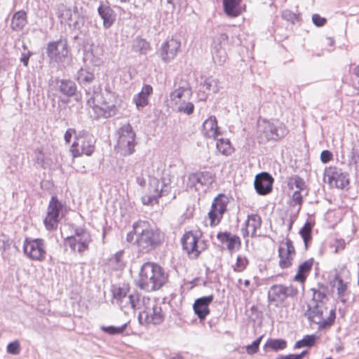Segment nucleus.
I'll use <instances>...</instances> for the list:
<instances>
[{"label":"nucleus","mask_w":359,"mask_h":359,"mask_svg":"<svg viewBox=\"0 0 359 359\" xmlns=\"http://www.w3.org/2000/svg\"><path fill=\"white\" fill-rule=\"evenodd\" d=\"M112 304L117 305L126 314L140 311L138 320L142 325H159L164 320L161 306L149 297L137 292H130L128 285L111 286Z\"/></svg>","instance_id":"obj_1"},{"label":"nucleus","mask_w":359,"mask_h":359,"mask_svg":"<svg viewBox=\"0 0 359 359\" xmlns=\"http://www.w3.org/2000/svg\"><path fill=\"white\" fill-rule=\"evenodd\" d=\"M136 234L135 243L142 252H149L164 241V234L159 229H153L147 222L138 221L133 225Z\"/></svg>","instance_id":"obj_2"},{"label":"nucleus","mask_w":359,"mask_h":359,"mask_svg":"<svg viewBox=\"0 0 359 359\" xmlns=\"http://www.w3.org/2000/svg\"><path fill=\"white\" fill-rule=\"evenodd\" d=\"M167 278V274L159 265L154 262H146L140 269L138 286L148 292L154 291L160 289Z\"/></svg>","instance_id":"obj_3"},{"label":"nucleus","mask_w":359,"mask_h":359,"mask_svg":"<svg viewBox=\"0 0 359 359\" xmlns=\"http://www.w3.org/2000/svg\"><path fill=\"white\" fill-rule=\"evenodd\" d=\"M305 316L309 321L317 324L319 330H323L334 324L336 318L335 309H329L327 304L309 302Z\"/></svg>","instance_id":"obj_4"},{"label":"nucleus","mask_w":359,"mask_h":359,"mask_svg":"<svg viewBox=\"0 0 359 359\" xmlns=\"http://www.w3.org/2000/svg\"><path fill=\"white\" fill-rule=\"evenodd\" d=\"M287 127L278 120L259 121L257 126V137L259 142L278 141L287 134Z\"/></svg>","instance_id":"obj_5"},{"label":"nucleus","mask_w":359,"mask_h":359,"mask_svg":"<svg viewBox=\"0 0 359 359\" xmlns=\"http://www.w3.org/2000/svg\"><path fill=\"white\" fill-rule=\"evenodd\" d=\"M95 139L92 134L86 130H81L76 135V140L72 144L70 151L73 157L83 154L90 156L95 151Z\"/></svg>","instance_id":"obj_6"},{"label":"nucleus","mask_w":359,"mask_h":359,"mask_svg":"<svg viewBox=\"0 0 359 359\" xmlns=\"http://www.w3.org/2000/svg\"><path fill=\"white\" fill-rule=\"evenodd\" d=\"M171 187L164 180L160 181L156 177L149 179L148 192L142 197V201L144 205H154L158 203V198L168 195Z\"/></svg>","instance_id":"obj_7"},{"label":"nucleus","mask_w":359,"mask_h":359,"mask_svg":"<svg viewBox=\"0 0 359 359\" xmlns=\"http://www.w3.org/2000/svg\"><path fill=\"white\" fill-rule=\"evenodd\" d=\"M23 252L28 259L43 262L47 254L46 243L42 238H26L23 242Z\"/></svg>","instance_id":"obj_8"},{"label":"nucleus","mask_w":359,"mask_h":359,"mask_svg":"<svg viewBox=\"0 0 359 359\" xmlns=\"http://www.w3.org/2000/svg\"><path fill=\"white\" fill-rule=\"evenodd\" d=\"M182 243L183 249L191 259L197 258L206 248V244L201 239L200 234L197 232L186 233L182 238Z\"/></svg>","instance_id":"obj_9"},{"label":"nucleus","mask_w":359,"mask_h":359,"mask_svg":"<svg viewBox=\"0 0 359 359\" xmlns=\"http://www.w3.org/2000/svg\"><path fill=\"white\" fill-rule=\"evenodd\" d=\"M135 133L129 123L123 125L118 130V147L123 155H130L135 151Z\"/></svg>","instance_id":"obj_10"},{"label":"nucleus","mask_w":359,"mask_h":359,"mask_svg":"<svg viewBox=\"0 0 359 359\" xmlns=\"http://www.w3.org/2000/svg\"><path fill=\"white\" fill-rule=\"evenodd\" d=\"M324 180L331 187L345 189L348 186V174L336 166H330L325 169Z\"/></svg>","instance_id":"obj_11"},{"label":"nucleus","mask_w":359,"mask_h":359,"mask_svg":"<svg viewBox=\"0 0 359 359\" xmlns=\"http://www.w3.org/2000/svg\"><path fill=\"white\" fill-rule=\"evenodd\" d=\"M90 242V233L82 229H76L74 235L65 238V244L69 246L72 251L78 252L80 254L88 249Z\"/></svg>","instance_id":"obj_12"},{"label":"nucleus","mask_w":359,"mask_h":359,"mask_svg":"<svg viewBox=\"0 0 359 359\" xmlns=\"http://www.w3.org/2000/svg\"><path fill=\"white\" fill-rule=\"evenodd\" d=\"M297 293V289L292 285H273L269 290L268 299L269 302L278 305L284 302L287 298L295 297Z\"/></svg>","instance_id":"obj_13"},{"label":"nucleus","mask_w":359,"mask_h":359,"mask_svg":"<svg viewBox=\"0 0 359 359\" xmlns=\"http://www.w3.org/2000/svg\"><path fill=\"white\" fill-rule=\"evenodd\" d=\"M111 97H106V99L109 101L108 102L109 106L95 99H87V104L92 109V111H90L91 116L95 118H107L114 116L116 113L117 108L114 107V105H112L111 100H110Z\"/></svg>","instance_id":"obj_14"},{"label":"nucleus","mask_w":359,"mask_h":359,"mask_svg":"<svg viewBox=\"0 0 359 359\" xmlns=\"http://www.w3.org/2000/svg\"><path fill=\"white\" fill-rule=\"evenodd\" d=\"M62 203L55 196H52L47 209L46 216L43 220L46 228L50 231L56 229L61 218Z\"/></svg>","instance_id":"obj_15"},{"label":"nucleus","mask_w":359,"mask_h":359,"mask_svg":"<svg viewBox=\"0 0 359 359\" xmlns=\"http://www.w3.org/2000/svg\"><path fill=\"white\" fill-rule=\"evenodd\" d=\"M229 36L226 34L222 33L217 36L212 41L211 53L214 62L222 65L227 60L226 46L228 43Z\"/></svg>","instance_id":"obj_16"},{"label":"nucleus","mask_w":359,"mask_h":359,"mask_svg":"<svg viewBox=\"0 0 359 359\" xmlns=\"http://www.w3.org/2000/svg\"><path fill=\"white\" fill-rule=\"evenodd\" d=\"M48 57L57 63H62L66 61L69 54L67 44L62 40L50 42L46 48Z\"/></svg>","instance_id":"obj_17"},{"label":"nucleus","mask_w":359,"mask_h":359,"mask_svg":"<svg viewBox=\"0 0 359 359\" xmlns=\"http://www.w3.org/2000/svg\"><path fill=\"white\" fill-rule=\"evenodd\" d=\"M229 203V198L224 194H219L216 197L212 204L211 210L208 212V217L210 220L211 226H216L223 217L226 210V206Z\"/></svg>","instance_id":"obj_18"},{"label":"nucleus","mask_w":359,"mask_h":359,"mask_svg":"<svg viewBox=\"0 0 359 359\" xmlns=\"http://www.w3.org/2000/svg\"><path fill=\"white\" fill-rule=\"evenodd\" d=\"M296 255L292 241L286 238L285 241L280 243L278 248L279 266L287 269L292 265Z\"/></svg>","instance_id":"obj_19"},{"label":"nucleus","mask_w":359,"mask_h":359,"mask_svg":"<svg viewBox=\"0 0 359 359\" xmlns=\"http://www.w3.org/2000/svg\"><path fill=\"white\" fill-rule=\"evenodd\" d=\"M214 181L215 176L210 172H192L188 175L187 186L190 188H195L197 190L201 187H208Z\"/></svg>","instance_id":"obj_20"},{"label":"nucleus","mask_w":359,"mask_h":359,"mask_svg":"<svg viewBox=\"0 0 359 359\" xmlns=\"http://www.w3.org/2000/svg\"><path fill=\"white\" fill-rule=\"evenodd\" d=\"M191 89L188 86H180L170 93V98L167 100L168 105L174 109L180 104L191 99Z\"/></svg>","instance_id":"obj_21"},{"label":"nucleus","mask_w":359,"mask_h":359,"mask_svg":"<svg viewBox=\"0 0 359 359\" xmlns=\"http://www.w3.org/2000/svg\"><path fill=\"white\" fill-rule=\"evenodd\" d=\"M181 42L180 40L171 38L163 43L161 48V57L166 62L172 60L177 55Z\"/></svg>","instance_id":"obj_22"},{"label":"nucleus","mask_w":359,"mask_h":359,"mask_svg":"<svg viewBox=\"0 0 359 359\" xmlns=\"http://www.w3.org/2000/svg\"><path fill=\"white\" fill-rule=\"evenodd\" d=\"M273 177L267 172H262L255 177V188L260 195H266L272 190Z\"/></svg>","instance_id":"obj_23"},{"label":"nucleus","mask_w":359,"mask_h":359,"mask_svg":"<svg viewBox=\"0 0 359 359\" xmlns=\"http://www.w3.org/2000/svg\"><path fill=\"white\" fill-rule=\"evenodd\" d=\"M213 298V295H209L198 298L195 301L193 308L195 313L201 320L205 319L209 314V305L212 302Z\"/></svg>","instance_id":"obj_24"},{"label":"nucleus","mask_w":359,"mask_h":359,"mask_svg":"<svg viewBox=\"0 0 359 359\" xmlns=\"http://www.w3.org/2000/svg\"><path fill=\"white\" fill-rule=\"evenodd\" d=\"M86 92V95L88 96L87 99H95L97 101H101V102L104 103V104H107L109 106V104L108 102H109L106 99L107 97H111L110 100H111L112 105H114V107H116L117 104V97L115 95V93L109 91L105 90V92L102 94H100L99 93V88H93V90L91 91L90 88H86L85 89Z\"/></svg>","instance_id":"obj_25"},{"label":"nucleus","mask_w":359,"mask_h":359,"mask_svg":"<svg viewBox=\"0 0 359 359\" xmlns=\"http://www.w3.org/2000/svg\"><path fill=\"white\" fill-rule=\"evenodd\" d=\"M262 219L258 215L252 214L248 215V219L245 223V227L242 228L241 231L244 237L255 236L257 234V230L261 227Z\"/></svg>","instance_id":"obj_26"},{"label":"nucleus","mask_w":359,"mask_h":359,"mask_svg":"<svg viewBox=\"0 0 359 359\" xmlns=\"http://www.w3.org/2000/svg\"><path fill=\"white\" fill-rule=\"evenodd\" d=\"M203 134L206 137L217 140L218 136L220 135V131L215 116H211L204 121L203 124Z\"/></svg>","instance_id":"obj_27"},{"label":"nucleus","mask_w":359,"mask_h":359,"mask_svg":"<svg viewBox=\"0 0 359 359\" xmlns=\"http://www.w3.org/2000/svg\"><path fill=\"white\" fill-rule=\"evenodd\" d=\"M98 13L103 20V26L109 28L115 21L116 17L113 10L108 6L100 5L98 8Z\"/></svg>","instance_id":"obj_28"},{"label":"nucleus","mask_w":359,"mask_h":359,"mask_svg":"<svg viewBox=\"0 0 359 359\" xmlns=\"http://www.w3.org/2000/svg\"><path fill=\"white\" fill-rule=\"evenodd\" d=\"M241 0H223L224 13L231 18L238 16L242 13L240 6Z\"/></svg>","instance_id":"obj_29"},{"label":"nucleus","mask_w":359,"mask_h":359,"mask_svg":"<svg viewBox=\"0 0 359 359\" xmlns=\"http://www.w3.org/2000/svg\"><path fill=\"white\" fill-rule=\"evenodd\" d=\"M77 7L72 8H68L64 4H60L57 7L56 15L59 18L61 24H68L72 20L74 13L76 12Z\"/></svg>","instance_id":"obj_30"},{"label":"nucleus","mask_w":359,"mask_h":359,"mask_svg":"<svg viewBox=\"0 0 359 359\" xmlns=\"http://www.w3.org/2000/svg\"><path fill=\"white\" fill-rule=\"evenodd\" d=\"M153 89L151 86L145 85L141 92L134 96L133 101L137 109L144 107L148 104V97L151 94Z\"/></svg>","instance_id":"obj_31"},{"label":"nucleus","mask_w":359,"mask_h":359,"mask_svg":"<svg viewBox=\"0 0 359 359\" xmlns=\"http://www.w3.org/2000/svg\"><path fill=\"white\" fill-rule=\"evenodd\" d=\"M313 266V259H310L299 264L297 274L294 277V280L302 284L306 280V276Z\"/></svg>","instance_id":"obj_32"},{"label":"nucleus","mask_w":359,"mask_h":359,"mask_svg":"<svg viewBox=\"0 0 359 359\" xmlns=\"http://www.w3.org/2000/svg\"><path fill=\"white\" fill-rule=\"evenodd\" d=\"M58 90L65 95L72 96L76 90L75 83L70 80H58L56 82Z\"/></svg>","instance_id":"obj_33"},{"label":"nucleus","mask_w":359,"mask_h":359,"mask_svg":"<svg viewBox=\"0 0 359 359\" xmlns=\"http://www.w3.org/2000/svg\"><path fill=\"white\" fill-rule=\"evenodd\" d=\"M27 24V14L24 11H19L16 12L11 20V28L15 31H20Z\"/></svg>","instance_id":"obj_34"},{"label":"nucleus","mask_w":359,"mask_h":359,"mask_svg":"<svg viewBox=\"0 0 359 359\" xmlns=\"http://www.w3.org/2000/svg\"><path fill=\"white\" fill-rule=\"evenodd\" d=\"M95 79V76L93 72L89 68H81L77 73V81L79 83L84 86H88L92 83Z\"/></svg>","instance_id":"obj_35"},{"label":"nucleus","mask_w":359,"mask_h":359,"mask_svg":"<svg viewBox=\"0 0 359 359\" xmlns=\"http://www.w3.org/2000/svg\"><path fill=\"white\" fill-rule=\"evenodd\" d=\"M107 264L114 270L122 269L125 266L123 251L120 250L109 258Z\"/></svg>","instance_id":"obj_36"},{"label":"nucleus","mask_w":359,"mask_h":359,"mask_svg":"<svg viewBox=\"0 0 359 359\" xmlns=\"http://www.w3.org/2000/svg\"><path fill=\"white\" fill-rule=\"evenodd\" d=\"M217 140L216 147L219 152L224 156H229L233 153V147L229 139L217 138Z\"/></svg>","instance_id":"obj_37"},{"label":"nucleus","mask_w":359,"mask_h":359,"mask_svg":"<svg viewBox=\"0 0 359 359\" xmlns=\"http://www.w3.org/2000/svg\"><path fill=\"white\" fill-rule=\"evenodd\" d=\"M335 281L337 283L336 287L338 298L344 304L346 302V296L348 294L347 283H345L339 276L335 277Z\"/></svg>","instance_id":"obj_38"},{"label":"nucleus","mask_w":359,"mask_h":359,"mask_svg":"<svg viewBox=\"0 0 359 359\" xmlns=\"http://www.w3.org/2000/svg\"><path fill=\"white\" fill-rule=\"evenodd\" d=\"M313 297L310 302H315L317 304H327L328 298L326 294V288L312 289Z\"/></svg>","instance_id":"obj_39"},{"label":"nucleus","mask_w":359,"mask_h":359,"mask_svg":"<svg viewBox=\"0 0 359 359\" xmlns=\"http://www.w3.org/2000/svg\"><path fill=\"white\" fill-rule=\"evenodd\" d=\"M149 48V43L144 39L136 38L133 41L132 49L136 53L145 55Z\"/></svg>","instance_id":"obj_40"},{"label":"nucleus","mask_w":359,"mask_h":359,"mask_svg":"<svg viewBox=\"0 0 359 359\" xmlns=\"http://www.w3.org/2000/svg\"><path fill=\"white\" fill-rule=\"evenodd\" d=\"M85 23V18L79 12L78 8L72 17V20L68 24L70 29L79 30L81 29Z\"/></svg>","instance_id":"obj_41"},{"label":"nucleus","mask_w":359,"mask_h":359,"mask_svg":"<svg viewBox=\"0 0 359 359\" xmlns=\"http://www.w3.org/2000/svg\"><path fill=\"white\" fill-rule=\"evenodd\" d=\"M287 186L289 189L292 190L294 188L297 189V190H304L306 189L304 180L298 175L291 176L288 179Z\"/></svg>","instance_id":"obj_42"},{"label":"nucleus","mask_w":359,"mask_h":359,"mask_svg":"<svg viewBox=\"0 0 359 359\" xmlns=\"http://www.w3.org/2000/svg\"><path fill=\"white\" fill-rule=\"evenodd\" d=\"M287 346V342L284 339H270L266 344L265 347L270 348L273 351L283 350Z\"/></svg>","instance_id":"obj_43"},{"label":"nucleus","mask_w":359,"mask_h":359,"mask_svg":"<svg viewBox=\"0 0 359 359\" xmlns=\"http://www.w3.org/2000/svg\"><path fill=\"white\" fill-rule=\"evenodd\" d=\"M312 225L309 222H306L300 229L299 233L304 240L306 249L308 248L309 243L311 240Z\"/></svg>","instance_id":"obj_44"},{"label":"nucleus","mask_w":359,"mask_h":359,"mask_svg":"<svg viewBox=\"0 0 359 359\" xmlns=\"http://www.w3.org/2000/svg\"><path fill=\"white\" fill-rule=\"evenodd\" d=\"M316 341V337L314 335H306L302 339L299 340L294 345V348H300L302 347L312 346Z\"/></svg>","instance_id":"obj_45"},{"label":"nucleus","mask_w":359,"mask_h":359,"mask_svg":"<svg viewBox=\"0 0 359 359\" xmlns=\"http://www.w3.org/2000/svg\"><path fill=\"white\" fill-rule=\"evenodd\" d=\"M173 109L177 111L178 112H182L187 115H190L194 112V105L192 102L188 100L185 101L182 104H180Z\"/></svg>","instance_id":"obj_46"},{"label":"nucleus","mask_w":359,"mask_h":359,"mask_svg":"<svg viewBox=\"0 0 359 359\" xmlns=\"http://www.w3.org/2000/svg\"><path fill=\"white\" fill-rule=\"evenodd\" d=\"M173 109L177 111L178 112H182L187 115H190L194 112V105L192 102L188 100L185 101L182 104H180Z\"/></svg>","instance_id":"obj_47"},{"label":"nucleus","mask_w":359,"mask_h":359,"mask_svg":"<svg viewBox=\"0 0 359 359\" xmlns=\"http://www.w3.org/2000/svg\"><path fill=\"white\" fill-rule=\"evenodd\" d=\"M13 60L8 56H0V76L8 72L11 66Z\"/></svg>","instance_id":"obj_48"},{"label":"nucleus","mask_w":359,"mask_h":359,"mask_svg":"<svg viewBox=\"0 0 359 359\" xmlns=\"http://www.w3.org/2000/svg\"><path fill=\"white\" fill-rule=\"evenodd\" d=\"M217 83L218 82L217 79L212 77H208L205 78V79L203 81V86L205 88V90L217 93L219 90V86L217 85Z\"/></svg>","instance_id":"obj_49"},{"label":"nucleus","mask_w":359,"mask_h":359,"mask_svg":"<svg viewBox=\"0 0 359 359\" xmlns=\"http://www.w3.org/2000/svg\"><path fill=\"white\" fill-rule=\"evenodd\" d=\"M248 264V259L241 255H238L236 259V263L233 266V270L236 272H242L245 269Z\"/></svg>","instance_id":"obj_50"},{"label":"nucleus","mask_w":359,"mask_h":359,"mask_svg":"<svg viewBox=\"0 0 359 359\" xmlns=\"http://www.w3.org/2000/svg\"><path fill=\"white\" fill-rule=\"evenodd\" d=\"M127 324H123L119 327L114 326H102L101 330L109 334L114 335L121 334L126 329Z\"/></svg>","instance_id":"obj_51"},{"label":"nucleus","mask_w":359,"mask_h":359,"mask_svg":"<svg viewBox=\"0 0 359 359\" xmlns=\"http://www.w3.org/2000/svg\"><path fill=\"white\" fill-rule=\"evenodd\" d=\"M7 352L12 355H18L20 351V344L18 340L9 343L6 348Z\"/></svg>","instance_id":"obj_52"},{"label":"nucleus","mask_w":359,"mask_h":359,"mask_svg":"<svg viewBox=\"0 0 359 359\" xmlns=\"http://www.w3.org/2000/svg\"><path fill=\"white\" fill-rule=\"evenodd\" d=\"M241 245V241L239 237L233 235L232 236L229 242L227 243V248L229 251L232 252L235 249L238 248Z\"/></svg>","instance_id":"obj_53"},{"label":"nucleus","mask_w":359,"mask_h":359,"mask_svg":"<svg viewBox=\"0 0 359 359\" xmlns=\"http://www.w3.org/2000/svg\"><path fill=\"white\" fill-rule=\"evenodd\" d=\"M262 337L257 338L256 340H255L251 344L248 345L246 346V351L249 354H254L257 353L259 348V346L260 344Z\"/></svg>","instance_id":"obj_54"},{"label":"nucleus","mask_w":359,"mask_h":359,"mask_svg":"<svg viewBox=\"0 0 359 359\" xmlns=\"http://www.w3.org/2000/svg\"><path fill=\"white\" fill-rule=\"evenodd\" d=\"M312 21L317 27H322L326 23L327 20L318 14H313L312 15Z\"/></svg>","instance_id":"obj_55"},{"label":"nucleus","mask_w":359,"mask_h":359,"mask_svg":"<svg viewBox=\"0 0 359 359\" xmlns=\"http://www.w3.org/2000/svg\"><path fill=\"white\" fill-rule=\"evenodd\" d=\"M303 190H295L292 194V201L295 205H301L302 203V191Z\"/></svg>","instance_id":"obj_56"},{"label":"nucleus","mask_w":359,"mask_h":359,"mask_svg":"<svg viewBox=\"0 0 359 359\" xmlns=\"http://www.w3.org/2000/svg\"><path fill=\"white\" fill-rule=\"evenodd\" d=\"M231 236L232 235L228 232H219L217 236L221 243L226 244Z\"/></svg>","instance_id":"obj_57"},{"label":"nucleus","mask_w":359,"mask_h":359,"mask_svg":"<svg viewBox=\"0 0 359 359\" xmlns=\"http://www.w3.org/2000/svg\"><path fill=\"white\" fill-rule=\"evenodd\" d=\"M332 158V153L328 150H324L321 152L320 160L323 163H325L329 162Z\"/></svg>","instance_id":"obj_58"},{"label":"nucleus","mask_w":359,"mask_h":359,"mask_svg":"<svg viewBox=\"0 0 359 359\" xmlns=\"http://www.w3.org/2000/svg\"><path fill=\"white\" fill-rule=\"evenodd\" d=\"M77 133L75 129L73 128H69L66 131L65 134V140L67 143H69L71 142L72 137L73 135L76 137V135H77Z\"/></svg>","instance_id":"obj_59"},{"label":"nucleus","mask_w":359,"mask_h":359,"mask_svg":"<svg viewBox=\"0 0 359 359\" xmlns=\"http://www.w3.org/2000/svg\"><path fill=\"white\" fill-rule=\"evenodd\" d=\"M345 248V242L344 240H336L335 241V250L336 253L344 250Z\"/></svg>","instance_id":"obj_60"},{"label":"nucleus","mask_w":359,"mask_h":359,"mask_svg":"<svg viewBox=\"0 0 359 359\" xmlns=\"http://www.w3.org/2000/svg\"><path fill=\"white\" fill-rule=\"evenodd\" d=\"M30 53H22L20 57V61L24 64L25 66H27Z\"/></svg>","instance_id":"obj_61"},{"label":"nucleus","mask_w":359,"mask_h":359,"mask_svg":"<svg viewBox=\"0 0 359 359\" xmlns=\"http://www.w3.org/2000/svg\"><path fill=\"white\" fill-rule=\"evenodd\" d=\"M135 236H136V234L134 233V229H133L132 231L129 232L127 234L126 241L129 243L133 242L134 241Z\"/></svg>","instance_id":"obj_62"},{"label":"nucleus","mask_w":359,"mask_h":359,"mask_svg":"<svg viewBox=\"0 0 359 359\" xmlns=\"http://www.w3.org/2000/svg\"><path fill=\"white\" fill-rule=\"evenodd\" d=\"M276 359H294V354H290L287 355H279Z\"/></svg>","instance_id":"obj_63"},{"label":"nucleus","mask_w":359,"mask_h":359,"mask_svg":"<svg viewBox=\"0 0 359 359\" xmlns=\"http://www.w3.org/2000/svg\"><path fill=\"white\" fill-rule=\"evenodd\" d=\"M306 353L307 351H304L300 354H294V359H302Z\"/></svg>","instance_id":"obj_64"}]
</instances>
